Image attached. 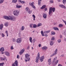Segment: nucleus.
Wrapping results in <instances>:
<instances>
[{"instance_id": "obj_4", "label": "nucleus", "mask_w": 66, "mask_h": 66, "mask_svg": "<svg viewBox=\"0 0 66 66\" xmlns=\"http://www.w3.org/2000/svg\"><path fill=\"white\" fill-rule=\"evenodd\" d=\"M13 13L14 14V15H15L16 17H18V16L19 15V11L18 10L14 11Z\"/></svg>"}, {"instance_id": "obj_28", "label": "nucleus", "mask_w": 66, "mask_h": 66, "mask_svg": "<svg viewBox=\"0 0 66 66\" xmlns=\"http://www.w3.org/2000/svg\"><path fill=\"white\" fill-rule=\"evenodd\" d=\"M32 17H33L34 20V21L35 20V18L36 17H35V15H33Z\"/></svg>"}, {"instance_id": "obj_62", "label": "nucleus", "mask_w": 66, "mask_h": 66, "mask_svg": "<svg viewBox=\"0 0 66 66\" xmlns=\"http://www.w3.org/2000/svg\"><path fill=\"white\" fill-rule=\"evenodd\" d=\"M17 59H18V58H19V55H17Z\"/></svg>"}, {"instance_id": "obj_25", "label": "nucleus", "mask_w": 66, "mask_h": 66, "mask_svg": "<svg viewBox=\"0 0 66 66\" xmlns=\"http://www.w3.org/2000/svg\"><path fill=\"white\" fill-rule=\"evenodd\" d=\"M1 61H5V59H6V57L4 58L3 59L2 58V57H1Z\"/></svg>"}, {"instance_id": "obj_11", "label": "nucleus", "mask_w": 66, "mask_h": 66, "mask_svg": "<svg viewBox=\"0 0 66 66\" xmlns=\"http://www.w3.org/2000/svg\"><path fill=\"white\" fill-rule=\"evenodd\" d=\"M44 59H45V57L43 56H42L40 57V60L41 62H43V61H44Z\"/></svg>"}, {"instance_id": "obj_60", "label": "nucleus", "mask_w": 66, "mask_h": 66, "mask_svg": "<svg viewBox=\"0 0 66 66\" xmlns=\"http://www.w3.org/2000/svg\"><path fill=\"white\" fill-rule=\"evenodd\" d=\"M64 33H66V30H65L64 31Z\"/></svg>"}, {"instance_id": "obj_19", "label": "nucleus", "mask_w": 66, "mask_h": 66, "mask_svg": "<svg viewBox=\"0 0 66 66\" xmlns=\"http://www.w3.org/2000/svg\"><path fill=\"white\" fill-rule=\"evenodd\" d=\"M37 25H36V24H33V27L34 28H37Z\"/></svg>"}, {"instance_id": "obj_24", "label": "nucleus", "mask_w": 66, "mask_h": 66, "mask_svg": "<svg viewBox=\"0 0 66 66\" xmlns=\"http://www.w3.org/2000/svg\"><path fill=\"white\" fill-rule=\"evenodd\" d=\"M50 32V30H48V31H45L44 32V33H48Z\"/></svg>"}, {"instance_id": "obj_36", "label": "nucleus", "mask_w": 66, "mask_h": 66, "mask_svg": "<svg viewBox=\"0 0 66 66\" xmlns=\"http://www.w3.org/2000/svg\"><path fill=\"white\" fill-rule=\"evenodd\" d=\"M3 1H4V0H1L0 1V4L3 3Z\"/></svg>"}, {"instance_id": "obj_15", "label": "nucleus", "mask_w": 66, "mask_h": 66, "mask_svg": "<svg viewBox=\"0 0 66 66\" xmlns=\"http://www.w3.org/2000/svg\"><path fill=\"white\" fill-rule=\"evenodd\" d=\"M34 2H32V3L31 6L33 8H34V9H35L36 7H35L34 5Z\"/></svg>"}, {"instance_id": "obj_5", "label": "nucleus", "mask_w": 66, "mask_h": 66, "mask_svg": "<svg viewBox=\"0 0 66 66\" xmlns=\"http://www.w3.org/2000/svg\"><path fill=\"white\" fill-rule=\"evenodd\" d=\"M40 56V54H39V52L37 56L36 57V63H38V60L39 59V57Z\"/></svg>"}, {"instance_id": "obj_53", "label": "nucleus", "mask_w": 66, "mask_h": 66, "mask_svg": "<svg viewBox=\"0 0 66 66\" xmlns=\"http://www.w3.org/2000/svg\"><path fill=\"white\" fill-rule=\"evenodd\" d=\"M44 36H46V37H47V36H48L47 35V34H44Z\"/></svg>"}, {"instance_id": "obj_22", "label": "nucleus", "mask_w": 66, "mask_h": 66, "mask_svg": "<svg viewBox=\"0 0 66 66\" xmlns=\"http://www.w3.org/2000/svg\"><path fill=\"white\" fill-rule=\"evenodd\" d=\"M35 41H36V40L35 39V38H34L32 40V42L33 43V45H34V43H35Z\"/></svg>"}, {"instance_id": "obj_17", "label": "nucleus", "mask_w": 66, "mask_h": 66, "mask_svg": "<svg viewBox=\"0 0 66 66\" xmlns=\"http://www.w3.org/2000/svg\"><path fill=\"white\" fill-rule=\"evenodd\" d=\"M46 6L45 5H43L40 8V9H45L46 7Z\"/></svg>"}, {"instance_id": "obj_3", "label": "nucleus", "mask_w": 66, "mask_h": 66, "mask_svg": "<svg viewBox=\"0 0 66 66\" xmlns=\"http://www.w3.org/2000/svg\"><path fill=\"white\" fill-rule=\"evenodd\" d=\"M30 55L29 54H27L25 55V57L26 59H28L27 60H25V61L26 62H27V61H30Z\"/></svg>"}, {"instance_id": "obj_57", "label": "nucleus", "mask_w": 66, "mask_h": 66, "mask_svg": "<svg viewBox=\"0 0 66 66\" xmlns=\"http://www.w3.org/2000/svg\"><path fill=\"white\" fill-rule=\"evenodd\" d=\"M29 48H30V46H28V47H27V49H29Z\"/></svg>"}, {"instance_id": "obj_37", "label": "nucleus", "mask_w": 66, "mask_h": 66, "mask_svg": "<svg viewBox=\"0 0 66 66\" xmlns=\"http://www.w3.org/2000/svg\"><path fill=\"white\" fill-rule=\"evenodd\" d=\"M4 64V63H0V66H3V64Z\"/></svg>"}, {"instance_id": "obj_40", "label": "nucleus", "mask_w": 66, "mask_h": 66, "mask_svg": "<svg viewBox=\"0 0 66 66\" xmlns=\"http://www.w3.org/2000/svg\"><path fill=\"white\" fill-rule=\"evenodd\" d=\"M50 2L51 3H53V0H50Z\"/></svg>"}, {"instance_id": "obj_48", "label": "nucleus", "mask_w": 66, "mask_h": 66, "mask_svg": "<svg viewBox=\"0 0 66 66\" xmlns=\"http://www.w3.org/2000/svg\"><path fill=\"white\" fill-rule=\"evenodd\" d=\"M60 38H62V35H60Z\"/></svg>"}, {"instance_id": "obj_31", "label": "nucleus", "mask_w": 66, "mask_h": 66, "mask_svg": "<svg viewBox=\"0 0 66 66\" xmlns=\"http://www.w3.org/2000/svg\"><path fill=\"white\" fill-rule=\"evenodd\" d=\"M63 25L61 24H60L59 25V27L60 28H61L62 27H63Z\"/></svg>"}, {"instance_id": "obj_55", "label": "nucleus", "mask_w": 66, "mask_h": 66, "mask_svg": "<svg viewBox=\"0 0 66 66\" xmlns=\"http://www.w3.org/2000/svg\"><path fill=\"white\" fill-rule=\"evenodd\" d=\"M55 33H52L51 34V35H55Z\"/></svg>"}, {"instance_id": "obj_42", "label": "nucleus", "mask_w": 66, "mask_h": 66, "mask_svg": "<svg viewBox=\"0 0 66 66\" xmlns=\"http://www.w3.org/2000/svg\"><path fill=\"white\" fill-rule=\"evenodd\" d=\"M23 52H22V51H21L19 53L20 55H21L22 54Z\"/></svg>"}, {"instance_id": "obj_45", "label": "nucleus", "mask_w": 66, "mask_h": 66, "mask_svg": "<svg viewBox=\"0 0 66 66\" xmlns=\"http://www.w3.org/2000/svg\"><path fill=\"white\" fill-rule=\"evenodd\" d=\"M48 62H51V59H49L48 61Z\"/></svg>"}, {"instance_id": "obj_8", "label": "nucleus", "mask_w": 66, "mask_h": 66, "mask_svg": "<svg viewBox=\"0 0 66 66\" xmlns=\"http://www.w3.org/2000/svg\"><path fill=\"white\" fill-rule=\"evenodd\" d=\"M16 42L17 43H20L21 42V38H18L16 40Z\"/></svg>"}, {"instance_id": "obj_33", "label": "nucleus", "mask_w": 66, "mask_h": 66, "mask_svg": "<svg viewBox=\"0 0 66 66\" xmlns=\"http://www.w3.org/2000/svg\"><path fill=\"white\" fill-rule=\"evenodd\" d=\"M57 42L59 43H60L61 42V39H59L58 40Z\"/></svg>"}, {"instance_id": "obj_6", "label": "nucleus", "mask_w": 66, "mask_h": 66, "mask_svg": "<svg viewBox=\"0 0 66 66\" xmlns=\"http://www.w3.org/2000/svg\"><path fill=\"white\" fill-rule=\"evenodd\" d=\"M25 10L29 14H31L32 13V11H30V9L29 8H28V7H27Z\"/></svg>"}, {"instance_id": "obj_63", "label": "nucleus", "mask_w": 66, "mask_h": 66, "mask_svg": "<svg viewBox=\"0 0 66 66\" xmlns=\"http://www.w3.org/2000/svg\"><path fill=\"white\" fill-rule=\"evenodd\" d=\"M64 41H65V42H66V38H65L64 39Z\"/></svg>"}, {"instance_id": "obj_1", "label": "nucleus", "mask_w": 66, "mask_h": 66, "mask_svg": "<svg viewBox=\"0 0 66 66\" xmlns=\"http://www.w3.org/2000/svg\"><path fill=\"white\" fill-rule=\"evenodd\" d=\"M3 18L6 20H10L12 21H14L15 20V18L13 16H9V17L6 16H4Z\"/></svg>"}, {"instance_id": "obj_9", "label": "nucleus", "mask_w": 66, "mask_h": 66, "mask_svg": "<svg viewBox=\"0 0 66 66\" xmlns=\"http://www.w3.org/2000/svg\"><path fill=\"white\" fill-rule=\"evenodd\" d=\"M15 64L16 66H18V62H17V61L16 60L15 62L14 63V64H12V66H15Z\"/></svg>"}, {"instance_id": "obj_21", "label": "nucleus", "mask_w": 66, "mask_h": 66, "mask_svg": "<svg viewBox=\"0 0 66 66\" xmlns=\"http://www.w3.org/2000/svg\"><path fill=\"white\" fill-rule=\"evenodd\" d=\"M19 2H20V3H25L24 1H21V0H19Z\"/></svg>"}, {"instance_id": "obj_23", "label": "nucleus", "mask_w": 66, "mask_h": 66, "mask_svg": "<svg viewBox=\"0 0 66 66\" xmlns=\"http://www.w3.org/2000/svg\"><path fill=\"white\" fill-rule=\"evenodd\" d=\"M20 7H21V6L18 5H16V8H18V9H19V8H20Z\"/></svg>"}, {"instance_id": "obj_46", "label": "nucleus", "mask_w": 66, "mask_h": 66, "mask_svg": "<svg viewBox=\"0 0 66 66\" xmlns=\"http://www.w3.org/2000/svg\"><path fill=\"white\" fill-rule=\"evenodd\" d=\"M11 50H13V49H14V48H13V46H11Z\"/></svg>"}, {"instance_id": "obj_7", "label": "nucleus", "mask_w": 66, "mask_h": 66, "mask_svg": "<svg viewBox=\"0 0 66 66\" xmlns=\"http://www.w3.org/2000/svg\"><path fill=\"white\" fill-rule=\"evenodd\" d=\"M57 49H56L55 51V53H53V54L51 55V57H52V56H54V55H56V54L57 53Z\"/></svg>"}, {"instance_id": "obj_34", "label": "nucleus", "mask_w": 66, "mask_h": 66, "mask_svg": "<svg viewBox=\"0 0 66 66\" xmlns=\"http://www.w3.org/2000/svg\"><path fill=\"white\" fill-rule=\"evenodd\" d=\"M54 39H55V38H54V37H53L51 39L52 40H54Z\"/></svg>"}, {"instance_id": "obj_51", "label": "nucleus", "mask_w": 66, "mask_h": 66, "mask_svg": "<svg viewBox=\"0 0 66 66\" xmlns=\"http://www.w3.org/2000/svg\"><path fill=\"white\" fill-rule=\"evenodd\" d=\"M45 11H47V8H46L45 9Z\"/></svg>"}, {"instance_id": "obj_20", "label": "nucleus", "mask_w": 66, "mask_h": 66, "mask_svg": "<svg viewBox=\"0 0 66 66\" xmlns=\"http://www.w3.org/2000/svg\"><path fill=\"white\" fill-rule=\"evenodd\" d=\"M54 30H58V31H59V28L57 27H54Z\"/></svg>"}, {"instance_id": "obj_56", "label": "nucleus", "mask_w": 66, "mask_h": 66, "mask_svg": "<svg viewBox=\"0 0 66 66\" xmlns=\"http://www.w3.org/2000/svg\"><path fill=\"white\" fill-rule=\"evenodd\" d=\"M48 64L49 65H50L51 64V62H48Z\"/></svg>"}, {"instance_id": "obj_2", "label": "nucleus", "mask_w": 66, "mask_h": 66, "mask_svg": "<svg viewBox=\"0 0 66 66\" xmlns=\"http://www.w3.org/2000/svg\"><path fill=\"white\" fill-rule=\"evenodd\" d=\"M55 8L51 7L49 8V14L50 15H51V14L52 13V11H53V12H55Z\"/></svg>"}, {"instance_id": "obj_41", "label": "nucleus", "mask_w": 66, "mask_h": 66, "mask_svg": "<svg viewBox=\"0 0 66 66\" xmlns=\"http://www.w3.org/2000/svg\"><path fill=\"white\" fill-rule=\"evenodd\" d=\"M4 25L5 26H6V27H7V26H8V24L7 23H5Z\"/></svg>"}, {"instance_id": "obj_44", "label": "nucleus", "mask_w": 66, "mask_h": 66, "mask_svg": "<svg viewBox=\"0 0 66 66\" xmlns=\"http://www.w3.org/2000/svg\"><path fill=\"white\" fill-rule=\"evenodd\" d=\"M2 37H4L5 36V35L3 34H2Z\"/></svg>"}, {"instance_id": "obj_39", "label": "nucleus", "mask_w": 66, "mask_h": 66, "mask_svg": "<svg viewBox=\"0 0 66 66\" xmlns=\"http://www.w3.org/2000/svg\"><path fill=\"white\" fill-rule=\"evenodd\" d=\"M24 50H25L24 49H23L21 50V51H22L23 53V52H24Z\"/></svg>"}, {"instance_id": "obj_30", "label": "nucleus", "mask_w": 66, "mask_h": 66, "mask_svg": "<svg viewBox=\"0 0 66 66\" xmlns=\"http://www.w3.org/2000/svg\"><path fill=\"white\" fill-rule=\"evenodd\" d=\"M24 29V26H22L21 28V30H23Z\"/></svg>"}, {"instance_id": "obj_27", "label": "nucleus", "mask_w": 66, "mask_h": 66, "mask_svg": "<svg viewBox=\"0 0 66 66\" xmlns=\"http://www.w3.org/2000/svg\"><path fill=\"white\" fill-rule=\"evenodd\" d=\"M50 45L51 46H52L53 45V42L51 41L50 42Z\"/></svg>"}, {"instance_id": "obj_54", "label": "nucleus", "mask_w": 66, "mask_h": 66, "mask_svg": "<svg viewBox=\"0 0 66 66\" xmlns=\"http://www.w3.org/2000/svg\"><path fill=\"white\" fill-rule=\"evenodd\" d=\"M41 34L42 35V36H44V33H41Z\"/></svg>"}, {"instance_id": "obj_13", "label": "nucleus", "mask_w": 66, "mask_h": 66, "mask_svg": "<svg viewBox=\"0 0 66 66\" xmlns=\"http://www.w3.org/2000/svg\"><path fill=\"white\" fill-rule=\"evenodd\" d=\"M5 54L7 55V56H10V53L7 52H5Z\"/></svg>"}, {"instance_id": "obj_52", "label": "nucleus", "mask_w": 66, "mask_h": 66, "mask_svg": "<svg viewBox=\"0 0 66 66\" xmlns=\"http://www.w3.org/2000/svg\"><path fill=\"white\" fill-rule=\"evenodd\" d=\"M38 46L39 47H41V44H40Z\"/></svg>"}, {"instance_id": "obj_12", "label": "nucleus", "mask_w": 66, "mask_h": 66, "mask_svg": "<svg viewBox=\"0 0 66 66\" xmlns=\"http://www.w3.org/2000/svg\"><path fill=\"white\" fill-rule=\"evenodd\" d=\"M43 17L44 19H46L47 18V14L45 13L43 14Z\"/></svg>"}, {"instance_id": "obj_29", "label": "nucleus", "mask_w": 66, "mask_h": 66, "mask_svg": "<svg viewBox=\"0 0 66 66\" xmlns=\"http://www.w3.org/2000/svg\"><path fill=\"white\" fill-rule=\"evenodd\" d=\"M62 2L63 4H65L66 2V0H63Z\"/></svg>"}, {"instance_id": "obj_64", "label": "nucleus", "mask_w": 66, "mask_h": 66, "mask_svg": "<svg viewBox=\"0 0 66 66\" xmlns=\"http://www.w3.org/2000/svg\"><path fill=\"white\" fill-rule=\"evenodd\" d=\"M5 33H8V32L7 31V30H6V31H5Z\"/></svg>"}, {"instance_id": "obj_10", "label": "nucleus", "mask_w": 66, "mask_h": 66, "mask_svg": "<svg viewBox=\"0 0 66 66\" xmlns=\"http://www.w3.org/2000/svg\"><path fill=\"white\" fill-rule=\"evenodd\" d=\"M59 6L60 7H61V8H63V9H66V7L65 6L62 4L59 5Z\"/></svg>"}, {"instance_id": "obj_26", "label": "nucleus", "mask_w": 66, "mask_h": 66, "mask_svg": "<svg viewBox=\"0 0 66 66\" xmlns=\"http://www.w3.org/2000/svg\"><path fill=\"white\" fill-rule=\"evenodd\" d=\"M29 40L31 43H32V38L31 37H30L29 38Z\"/></svg>"}, {"instance_id": "obj_18", "label": "nucleus", "mask_w": 66, "mask_h": 66, "mask_svg": "<svg viewBox=\"0 0 66 66\" xmlns=\"http://www.w3.org/2000/svg\"><path fill=\"white\" fill-rule=\"evenodd\" d=\"M42 49L43 50H46L47 49V47L46 46H44L42 48Z\"/></svg>"}, {"instance_id": "obj_32", "label": "nucleus", "mask_w": 66, "mask_h": 66, "mask_svg": "<svg viewBox=\"0 0 66 66\" xmlns=\"http://www.w3.org/2000/svg\"><path fill=\"white\" fill-rule=\"evenodd\" d=\"M42 25V24L39 23L38 24L37 26L38 27H39L40 26H41Z\"/></svg>"}, {"instance_id": "obj_47", "label": "nucleus", "mask_w": 66, "mask_h": 66, "mask_svg": "<svg viewBox=\"0 0 66 66\" xmlns=\"http://www.w3.org/2000/svg\"><path fill=\"white\" fill-rule=\"evenodd\" d=\"M62 35H63V36H66V33H63V34Z\"/></svg>"}, {"instance_id": "obj_49", "label": "nucleus", "mask_w": 66, "mask_h": 66, "mask_svg": "<svg viewBox=\"0 0 66 66\" xmlns=\"http://www.w3.org/2000/svg\"><path fill=\"white\" fill-rule=\"evenodd\" d=\"M13 42H15V39H13Z\"/></svg>"}, {"instance_id": "obj_35", "label": "nucleus", "mask_w": 66, "mask_h": 66, "mask_svg": "<svg viewBox=\"0 0 66 66\" xmlns=\"http://www.w3.org/2000/svg\"><path fill=\"white\" fill-rule=\"evenodd\" d=\"M41 3V2L39 1V0H38V5H40V4Z\"/></svg>"}, {"instance_id": "obj_59", "label": "nucleus", "mask_w": 66, "mask_h": 66, "mask_svg": "<svg viewBox=\"0 0 66 66\" xmlns=\"http://www.w3.org/2000/svg\"><path fill=\"white\" fill-rule=\"evenodd\" d=\"M64 56V55H62L60 56V57H63V56Z\"/></svg>"}, {"instance_id": "obj_16", "label": "nucleus", "mask_w": 66, "mask_h": 66, "mask_svg": "<svg viewBox=\"0 0 66 66\" xmlns=\"http://www.w3.org/2000/svg\"><path fill=\"white\" fill-rule=\"evenodd\" d=\"M1 52H3L4 51V48L3 47L1 48L0 49Z\"/></svg>"}, {"instance_id": "obj_50", "label": "nucleus", "mask_w": 66, "mask_h": 66, "mask_svg": "<svg viewBox=\"0 0 66 66\" xmlns=\"http://www.w3.org/2000/svg\"><path fill=\"white\" fill-rule=\"evenodd\" d=\"M63 20V22H64L65 23L66 22V21H65L64 20Z\"/></svg>"}, {"instance_id": "obj_43", "label": "nucleus", "mask_w": 66, "mask_h": 66, "mask_svg": "<svg viewBox=\"0 0 66 66\" xmlns=\"http://www.w3.org/2000/svg\"><path fill=\"white\" fill-rule=\"evenodd\" d=\"M58 62H59V60H57L55 62V63L56 65V64H57V63H58Z\"/></svg>"}, {"instance_id": "obj_61", "label": "nucleus", "mask_w": 66, "mask_h": 66, "mask_svg": "<svg viewBox=\"0 0 66 66\" xmlns=\"http://www.w3.org/2000/svg\"><path fill=\"white\" fill-rule=\"evenodd\" d=\"M58 66H62L61 64H59L58 65Z\"/></svg>"}, {"instance_id": "obj_14", "label": "nucleus", "mask_w": 66, "mask_h": 66, "mask_svg": "<svg viewBox=\"0 0 66 66\" xmlns=\"http://www.w3.org/2000/svg\"><path fill=\"white\" fill-rule=\"evenodd\" d=\"M3 24H1L0 25V29L2 30V29H3Z\"/></svg>"}, {"instance_id": "obj_38", "label": "nucleus", "mask_w": 66, "mask_h": 66, "mask_svg": "<svg viewBox=\"0 0 66 66\" xmlns=\"http://www.w3.org/2000/svg\"><path fill=\"white\" fill-rule=\"evenodd\" d=\"M33 24H30V28H32V26H33Z\"/></svg>"}, {"instance_id": "obj_58", "label": "nucleus", "mask_w": 66, "mask_h": 66, "mask_svg": "<svg viewBox=\"0 0 66 66\" xmlns=\"http://www.w3.org/2000/svg\"><path fill=\"white\" fill-rule=\"evenodd\" d=\"M29 4L30 5H31V6H32V3H29Z\"/></svg>"}]
</instances>
